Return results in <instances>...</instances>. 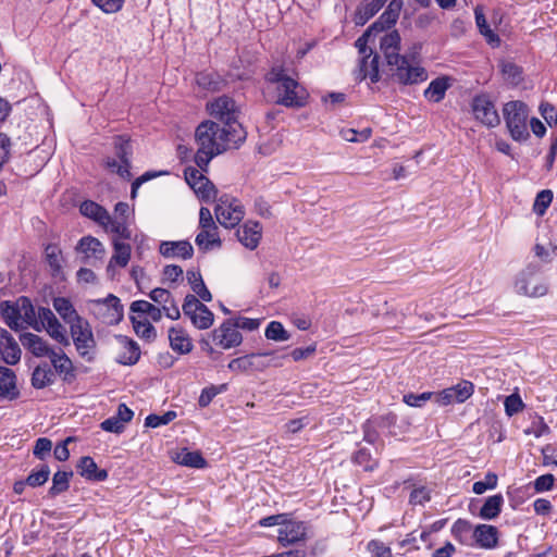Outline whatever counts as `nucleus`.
I'll return each mask as SVG.
<instances>
[{"label":"nucleus","instance_id":"1","mask_svg":"<svg viewBox=\"0 0 557 557\" xmlns=\"http://www.w3.org/2000/svg\"><path fill=\"white\" fill-rule=\"evenodd\" d=\"M234 128L221 126L213 121L200 123L195 132L197 152L195 162L199 169L207 172L210 161L218 154L234 147L237 148L246 139V132L242 125Z\"/></svg>","mask_w":557,"mask_h":557},{"label":"nucleus","instance_id":"2","mask_svg":"<svg viewBox=\"0 0 557 557\" xmlns=\"http://www.w3.org/2000/svg\"><path fill=\"white\" fill-rule=\"evenodd\" d=\"M267 81L275 85L277 104L299 109L307 104L308 92L299 83L289 77L282 66H274L267 74Z\"/></svg>","mask_w":557,"mask_h":557},{"label":"nucleus","instance_id":"3","mask_svg":"<svg viewBox=\"0 0 557 557\" xmlns=\"http://www.w3.org/2000/svg\"><path fill=\"white\" fill-rule=\"evenodd\" d=\"M503 114L510 137L520 143L528 140L529 107L520 100L509 101L505 103Z\"/></svg>","mask_w":557,"mask_h":557},{"label":"nucleus","instance_id":"4","mask_svg":"<svg viewBox=\"0 0 557 557\" xmlns=\"http://www.w3.org/2000/svg\"><path fill=\"white\" fill-rule=\"evenodd\" d=\"M516 290L525 296L541 297L547 293V286L541 277V267L529 263L518 275L515 283Z\"/></svg>","mask_w":557,"mask_h":557},{"label":"nucleus","instance_id":"5","mask_svg":"<svg viewBox=\"0 0 557 557\" xmlns=\"http://www.w3.org/2000/svg\"><path fill=\"white\" fill-rule=\"evenodd\" d=\"M392 79L404 86L418 85L428 79L426 70L418 64L409 62L407 57L389 69Z\"/></svg>","mask_w":557,"mask_h":557},{"label":"nucleus","instance_id":"6","mask_svg":"<svg viewBox=\"0 0 557 557\" xmlns=\"http://www.w3.org/2000/svg\"><path fill=\"white\" fill-rule=\"evenodd\" d=\"M214 212L218 222L226 228L235 227L245 215L242 203L227 195H223L218 199Z\"/></svg>","mask_w":557,"mask_h":557},{"label":"nucleus","instance_id":"7","mask_svg":"<svg viewBox=\"0 0 557 557\" xmlns=\"http://www.w3.org/2000/svg\"><path fill=\"white\" fill-rule=\"evenodd\" d=\"M70 330L77 352L90 361L92 359L90 352L96 347V341L89 322L83 318L70 325Z\"/></svg>","mask_w":557,"mask_h":557},{"label":"nucleus","instance_id":"8","mask_svg":"<svg viewBox=\"0 0 557 557\" xmlns=\"http://www.w3.org/2000/svg\"><path fill=\"white\" fill-rule=\"evenodd\" d=\"M211 116L218 119L224 126L234 128L233 125H242L238 121V109L235 101L228 96H221L207 104Z\"/></svg>","mask_w":557,"mask_h":557},{"label":"nucleus","instance_id":"9","mask_svg":"<svg viewBox=\"0 0 557 557\" xmlns=\"http://www.w3.org/2000/svg\"><path fill=\"white\" fill-rule=\"evenodd\" d=\"M272 352H260V354H249L239 358H235L227 364V368L231 371H237V372H246V371H263L270 366H281L282 363L278 362L277 357H273L272 360L274 362H271L270 360H267V357L272 356Z\"/></svg>","mask_w":557,"mask_h":557},{"label":"nucleus","instance_id":"10","mask_svg":"<svg viewBox=\"0 0 557 557\" xmlns=\"http://www.w3.org/2000/svg\"><path fill=\"white\" fill-rule=\"evenodd\" d=\"M309 530L307 522L285 520L277 530V541L284 547L297 545L308 540Z\"/></svg>","mask_w":557,"mask_h":557},{"label":"nucleus","instance_id":"11","mask_svg":"<svg viewBox=\"0 0 557 557\" xmlns=\"http://www.w3.org/2000/svg\"><path fill=\"white\" fill-rule=\"evenodd\" d=\"M474 117L487 127H495L500 123L499 115L490 96L478 95L472 100Z\"/></svg>","mask_w":557,"mask_h":557},{"label":"nucleus","instance_id":"12","mask_svg":"<svg viewBox=\"0 0 557 557\" xmlns=\"http://www.w3.org/2000/svg\"><path fill=\"white\" fill-rule=\"evenodd\" d=\"M212 335L215 344L221 346L223 349L237 347L243 342V336L237 330L233 319L225 320L213 331Z\"/></svg>","mask_w":557,"mask_h":557},{"label":"nucleus","instance_id":"13","mask_svg":"<svg viewBox=\"0 0 557 557\" xmlns=\"http://www.w3.org/2000/svg\"><path fill=\"white\" fill-rule=\"evenodd\" d=\"M400 40V35L397 30H392L381 38L380 48L389 69L406 57L399 53Z\"/></svg>","mask_w":557,"mask_h":557},{"label":"nucleus","instance_id":"14","mask_svg":"<svg viewBox=\"0 0 557 557\" xmlns=\"http://www.w3.org/2000/svg\"><path fill=\"white\" fill-rule=\"evenodd\" d=\"M114 149L116 157L121 160V165L117 168V174L125 180H129L132 173L131 156L133 153L129 138L125 135H120L114 138Z\"/></svg>","mask_w":557,"mask_h":557},{"label":"nucleus","instance_id":"15","mask_svg":"<svg viewBox=\"0 0 557 557\" xmlns=\"http://www.w3.org/2000/svg\"><path fill=\"white\" fill-rule=\"evenodd\" d=\"M21 348L14 337L5 329H0V355L2 360L14 366L21 360Z\"/></svg>","mask_w":557,"mask_h":557},{"label":"nucleus","instance_id":"16","mask_svg":"<svg viewBox=\"0 0 557 557\" xmlns=\"http://www.w3.org/2000/svg\"><path fill=\"white\" fill-rule=\"evenodd\" d=\"M379 59V54L374 53L372 49L369 50L368 55H362L356 72V79L363 81L369 77L371 83H377L381 78Z\"/></svg>","mask_w":557,"mask_h":557},{"label":"nucleus","instance_id":"17","mask_svg":"<svg viewBox=\"0 0 557 557\" xmlns=\"http://www.w3.org/2000/svg\"><path fill=\"white\" fill-rule=\"evenodd\" d=\"M16 381V374L12 369L0 366V398L12 401L20 397Z\"/></svg>","mask_w":557,"mask_h":557},{"label":"nucleus","instance_id":"18","mask_svg":"<svg viewBox=\"0 0 557 557\" xmlns=\"http://www.w3.org/2000/svg\"><path fill=\"white\" fill-rule=\"evenodd\" d=\"M236 236L246 248L253 250L260 243L262 236V226L259 222L247 221L237 230Z\"/></svg>","mask_w":557,"mask_h":557},{"label":"nucleus","instance_id":"19","mask_svg":"<svg viewBox=\"0 0 557 557\" xmlns=\"http://www.w3.org/2000/svg\"><path fill=\"white\" fill-rule=\"evenodd\" d=\"M498 529L491 524H478L474 527V546L484 549H493L498 544Z\"/></svg>","mask_w":557,"mask_h":557},{"label":"nucleus","instance_id":"20","mask_svg":"<svg viewBox=\"0 0 557 557\" xmlns=\"http://www.w3.org/2000/svg\"><path fill=\"white\" fill-rule=\"evenodd\" d=\"M159 251L165 258H182L183 260H188L194 255L193 245L188 240L162 242Z\"/></svg>","mask_w":557,"mask_h":557},{"label":"nucleus","instance_id":"21","mask_svg":"<svg viewBox=\"0 0 557 557\" xmlns=\"http://www.w3.org/2000/svg\"><path fill=\"white\" fill-rule=\"evenodd\" d=\"M116 339L122 345V352L119 354L116 361L123 366H134L140 358V348L138 344L127 336L119 335Z\"/></svg>","mask_w":557,"mask_h":557},{"label":"nucleus","instance_id":"22","mask_svg":"<svg viewBox=\"0 0 557 557\" xmlns=\"http://www.w3.org/2000/svg\"><path fill=\"white\" fill-rule=\"evenodd\" d=\"M78 473L89 481L102 482L108 478V471L99 469L95 460L89 456H84L77 465Z\"/></svg>","mask_w":557,"mask_h":557},{"label":"nucleus","instance_id":"23","mask_svg":"<svg viewBox=\"0 0 557 557\" xmlns=\"http://www.w3.org/2000/svg\"><path fill=\"white\" fill-rule=\"evenodd\" d=\"M21 342L36 357H50L54 351L42 337L33 333L23 334Z\"/></svg>","mask_w":557,"mask_h":557},{"label":"nucleus","instance_id":"24","mask_svg":"<svg viewBox=\"0 0 557 557\" xmlns=\"http://www.w3.org/2000/svg\"><path fill=\"white\" fill-rule=\"evenodd\" d=\"M55 382V374L48 362L39 363L33 371L30 384L36 389H42Z\"/></svg>","mask_w":557,"mask_h":557},{"label":"nucleus","instance_id":"25","mask_svg":"<svg viewBox=\"0 0 557 557\" xmlns=\"http://www.w3.org/2000/svg\"><path fill=\"white\" fill-rule=\"evenodd\" d=\"M50 361L54 374L63 375L64 381H70L74 377V367L72 360L64 354L62 349L53 351L50 355Z\"/></svg>","mask_w":557,"mask_h":557},{"label":"nucleus","instance_id":"26","mask_svg":"<svg viewBox=\"0 0 557 557\" xmlns=\"http://www.w3.org/2000/svg\"><path fill=\"white\" fill-rule=\"evenodd\" d=\"M453 537L460 544L473 547L474 546V528L472 523L466 519H457L450 529Z\"/></svg>","mask_w":557,"mask_h":557},{"label":"nucleus","instance_id":"27","mask_svg":"<svg viewBox=\"0 0 557 557\" xmlns=\"http://www.w3.org/2000/svg\"><path fill=\"white\" fill-rule=\"evenodd\" d=\"M169 341L171 348L181 354H188L193 348V343L186 332L181 327H171L169 330Z\"/></svg>","mask_w":557,"mask_h":557},{"label":"nucleus","instance_id":"28","mask_svg":"<svg viewBox=\"0 0 557 557\" xmlns=\"http://www.w3.org/2000/svg\"><path fill=\"white\" fill-rule=\"evenodd\" d=\"M79 212L84 216L94 220L101 226L102 224L110 222L109 212L103 207L91 200L83 201L79 206Z\"/></svg>","mask_w":557,"mask_h":557},{"label":"nucleus","instance_id":"29","mask_svg":"<svg viewBox=\"0 0 557 557\" xmlns=\"http://www.w3.org/2000/svg\"><path fill=\"white\" fill-rule=\"evenodd\" d=\"M76 249L84 253L85 259L87 260L91 258L101 259L104 255V247L102 243L92 236L83 237L78 242Z\"/></svg>","mask_w":557,"mask_h":557},{"label":"nucleus","instance_id":"30","mask_svg":"<svg viewBox=\"0 0 557 557\" xmlns=\"http://www.w3.org/2000/svg\"><path fill=\"white\" fill-rule=\"evenodd\" d=\"M53 308L54 310L60 314V317L64 320L65 323L69 325H72L73 323L77 322L78 320L83 319L75 308L73 307L72 302L64 297H55L53 299Z\"/></svg>","mask_w":557,"mask_h":557},{"label":"nucleus","instance_id":"31","mask_svg":"<svg viewBox=\"0 0 557 557\" xmlns=\"http://www.w3.org/2000/svg\"><path fill=\"white\" fill-rule=\"evenodd\" d=\"M504 497L502 494L488 496L480 509L479 517L483 520H494L502 512Z\"/></svg>","mask_w":557,"mask_h":557},{"label":"nucleus","instance_id":"32","mask_svg":"<svg viewBox=\"0 0 557 557\" xmlns=\"http://www.w3.org/2000/svg\"><path fill=\"white\" fill-rule=\"evenodd\" d=\"M113 248L114 253L111 257V260L108 264V272H110L113 269L114 264L121 268L126 267L131 259L132 247L129 244L114 239Z\"/></svg>","mask_w":557,"mask_h":557},{"label":"nucleus","instance_id":"33","mask_svg":"<svg viewBox=\"0 0 557 557\" xmlns=\"http://www.w3.org/2000/svg\"><path fill=\"white\" fill-rule=\"evenodd\" d=\"M16 302L20 311V318L34 330L40 331L37 313L30 299L22 296L16 300Z\"/></svg>","mask_w":557,"mask_h":557},{"label":"nucleus","instance_id":"34","mask_svg":"<svg viewBox=\"0 0 557 557\" xmlns=\"http://www.w3.org/2000/svg\"><path fill=\"white\" fill-rule=\"evenodd\" d=\"M175 462L178 465L196 468V469H202L207 466L206 459L202 457L200 451H190L186 448L182 449L180 453L176 454Z\"/></svg>","mask_w":557,"mask_h":557},{"label":"nucleus","instance_id":"35","mask_svg":"<svg viewBox=\"0 0 557 557\" xmlns=\"http://www.w3.org/2000/svg\"><path fill=\"white\" fill-rule=\"evenodd\" d=\"M0 309L3 320L11 330L20 331L23 329V324L20 322L21 318L17 302L11 304L10 301H3Z\"/></svg>","mask_w":557,"mask_h":557},{"label":"nucleus","instance_id":"36","mask_svg":"<svg viewBox=\"0 0 557 557\" xmlns=\"http://www.w3.org/2000/svg\"><path fill=\"white\" fill-rule=\"evenodd\" d=\"M474 14H475V23H476L480 34L485 37L488 45H491L494 48L498 47L500 45V38L496 33H494L491 29L483 12L476 8L474 11Z\"/></svg>","mask_w":557,"mask_h":557},{"label":"nucleus","instance_id":"37","mask_svg":"<svg viewBox=\"0 0 557 557\" xmlns=\"http://www.w3.org/2000/svg\"><path fill=\"white\" fill-rule=\"evenodd\" d=\"M187 281L193 289V292L203 301H211L212 295L210 290L207 288L202 276L199 272L196 271H187Z\"/></svg>","mask_w":557,"mask_h":557},{"label":"nucleus","instance_id":"38","mask_svg":"<svg viewBox=\"0 0 557 557\" xmlns=\"http://www.w3.org/2000/svg\"><path fill=\"white\" fill-rule=\"evenodd\" d=\"M449 84L447 78L441 77L433 79L424 90V97L432 102H440L444 99Z\"/></svg>","mask_w":557,"mask_h":557},{"label":"nucleus","instance_id":"39","mask_svg":"<svg viewBox=\"0 0 557 557\" xmlns=\"http://www.w3.org/2000/svg\"><path fill=\"white\" fill-rule=\"evenodd\" d=\"M131 312L139 315L147 314L154 322L160 321L162 318V310L147 300L133 301Z\"/></svg>","mask_w":557,"mask_h":557},{"label":"nucleus","instance_id":"40","mask_svg":"<svg viewBox=\"0 0 557 557\" xmlns=\"http://www.w3.org/2000/svg\"><path fill=\"white\" fill-rule=\"evenodd\" d=\"M197 246L202 250H209L213 246H221L218 228H201L195 239Z\"/></svg>","mask_w":557,"mask_h":557},{"label":"nucleus","instance_id":"41","mask_svg":"<svg viewBox=\"0 0 557 557\" xmlns=\"http://www.w3.org/2000/svg\"><path fill=\"white\" fill-rule=\"evenodd\" d=\"M72 471H57L52 478V486L48 491L50 497H55L61 493L65 492L70 487V479L72 478Z\"/></svg>","mask_w":557,"mask_h":557},{"label":"nucleus","instance_id":"42","mask_svg":"<svg viewBox=\"0 0 557 557\" xmlns=\"http://www.w3.org/2000/svg\"><path fill=\"white\" fill-rule=\"evenodd\" d=\"M45 252H46V260L51 270V274L53 276H58L62 272V251H61V249L54 244H49V245H47Z\"/></svg>","mask_w":557,"mask_h":557},{"label":"nucleus","instance_id":"43","mask_svg":"<svg viewBox=\"0 0 557 557\" xmlns=\"http://www.w3.org/2000/svg\"><path fill=\"white\" fill-rule=\"evenodd\" d=\"M131 321L133 323V327L135 333L146 341H153L157 336V332L154 326L145 320H138L135 315H131Z\"/></svg>","mask_w":557,"mask_h":557},{"label":"nucleus","instance_id":"44","mask_svg":"<svg viewBox=\"0 0 557 557\" xmlns=\"http://www.w3.org/2000/svg\"><path fill=\"white\" fill-rule=\"evenodd\" d=\"M196 83L199 87L207 90H218L221 86L220 76L211 72H201L196 75Z\"/></svg>","mask_w":557,"mask_h":557},{"label":"nucleus","instance_id":"45","mask_svg":"<svg viewBox=\"0 0 557 557\" xmlns=\"http://www.w3.org/2000/svg\"><path fill=\"white\" fill-rule=\"evenodd\" d=\"M264 335L268 339L275 342H284L290 338L289 333L284 329L283 324L278 321H272L268 324Z\"/></svg>","mask_w":557,"mask_h":557},{"label":"nucleus","instance_id":"46","mask_svg":"<svg viewBox=\"0 0 557 557\" xmlns=\"http://www.w3.org/2000/svg\"><path fill=\"white\" fill-rule=\"evenodd\" d=\"M553 191L550 189L541 190L534 200L533 212L540 216L544 215L553 201Z\"/></svg>","mask_w":557,"mask_h":557},{"label":"nucleus","instance_id":"47","mask_svg":"<svg viewBox=\"0 0 557 557\" xmlns=\"http://www.w3.org/2000/svg\"><path fill=\"white\" fill-rule=\"evenodd\" d=\"M102 227H104L107 232L114 233L122 238H131V231L128 230L125 219H113L110 215V222L107 224H102Z\"/></svg>","mask_w":557,"mask_h":557},{"label":"nucleus","instance_id":"48","mask_svg":"<svg viewBox=\"0 0 557 557\" xmlns=\"http://www.w3.org/2000/svg\"><path fill=\"white\" fill-rule=\"evenodd\" d=\"M201 307L195 317H191V323L199 330H207L212 325L214 318L212 311L206 305Z\"/></svg>","mask_w":557,"mask_h":557},{"label":"nucleus","instance_id":"49","mask_svg":"<svg viewBox=\"0 0 557 557\" xmlns=\"http://www.w3.org/2000/svg\"><path fill=\"white\" fill-rule=\"evenodd\" d=\"M203 183L201 181L198 182V184L193 189L203 201L215 199L218 194L215 186L207 177H203Z\"/></svg>","mask_w":557,"mask_h":557},{"label":"nucleus","instance_id":"50","mask_svg":"<svg viewBox=\"0 0 557 557\" xmlns=\"http://www.w3.org/2000/svg\"><path fill=\"white\" fill-rule=\"evenodd\" d=\"M50 468L47 465H41L39 470H33L26 478L27 485L32 487L42 486L49 479Z\"/></svg>","mask_w":557,"mask_h":557},{"label":"nucleus","instance_id":"51","mask_svg":"<svg viewBox=\"0 0 557 557\" xmlns=\"http://www.w3.org/2000/svg\"><path fill=\"white\" fill-rule=\"evenodd\" d=\"M502 73L506 81L511 84H518L522 79V71L520 66H518L513 62H503L502 63Z\"/></svg>","mask_w":557,"mask_h":557},{"label":"nucleus","instance_id":"52","mask_svg":"<svg viewBox=\"0 0 557 557\" xmlns=\"http://www.w3.org/2000/svg\"><path fill=\"white\" fill-rule=\"evenodd\" d=\"M176 418L175 411H168L164 414H149L145 420V425L148 428H159L161 425L169 424Z\"/></svg>","mask_w":557,"mask_h":557},{"label":"nucleus","instance_id":"53","mask_svg":"<svg viewBox=\"0 0 557 557\" xmlns=\"http://www.w3.org/2000/svg\"><path fill=\"white\" fill-rule=\"evenodd\" d=\"M450 388L454 392L457 403L466 401L474 392V386L469 381H462Z\"/></svg>","mask_w":557,"mask_h":557},{"label":"nucleus","instance_id":"54","mask_svg":"<svg viewBox=\"0 0 557 557\" xmlns=\"http://www.w3.org/2000/svg\"><path fill=\"white\" fill-rule=\"evenodd\" d=\"M497 475L495 473L488 472L484 480L476 481L472 485L473 493L481 495L485 493L487 490H493L497 485Z\"/></svg>","mask_w":557,"mask_h":557},{"label":"nucleus","instance_id":"55","mask_svg":"<svg viewBox=\"0 0 557 557\" xmlns=\"http://www.w3.org/2000/svg\"><path fill=\"white\" fill-rule=\"evenodd\" d=\"M504 406L508 417L517 414L524 408V404L518 394H511L507 396L505 398Z\"/></svg>","mask_w":557,"mask_h":557},{"label":"nucleus","instance_id":"56","mask_svg":"<svg viewBox=\"0 0 557 557\" xmlns=\"http://www.w3.org/2000/svg\"><path fill=\"white\" fill-rule=\"evenodd\" d=\"M307 548V557H322L329 550L327 540L326 539H318L310 543L309 545H302Z\"/></svg>","mask_w":557,"mask_h":557},{"label":"nucleus","instance_id":"57","mask_svg":"<svg viewBox=\"0 0 557 557\" xmlns=\"http://www.w3.org/2000/svg\"><path fill=\"white\" fill-rule=\"evenodd\" d=\"M397 17L393 14L384 11L381 16L372 24L370 27L375 32V34L385 30L386 28H391L396 24Z\"/></svg>","mask_w":557,"mask_h":557},{"label":"nucleus","instance_id":"58","mask_svg":"<svg viewBox=\"0 0 557 557\" xmlns=\"http://www.w3.org/2000/svg\"><path fill=\"white\" fill-rule=\"evenodd\" d=\"M46 331L50 335V337L57 341L59 344L63 346L70 345V339L66 335V330L59 321H57V324H53V326L47 327Z\"/></svg>","mask_w":557,"mask_h":557},{"label":"nucleus","instance_id":"59","mask_svg":"<svg viewBox=\"0 0 557 557\" xmlns=\"http://www.w3.org/2000/svg\"><path fill=\"white\" fill-rule=\"evenodd\" d=\"M37 320L39 322L40 330L53 326V324H57V321H59L51 309L46 307L38 308Z\"/></svg>","mask_w":557,"mask_h":557},{"label":"nucleus","instance_id":"60","mask_svg":"<svg viewBox=\"0 0 557 557\" xmlns=\"http://www.w3.org/2000/svg\"><path fill=\"white\" fill-rule=\"evenodd\" d=\"M51 448H52V442L49 438L39 437L35 442L33 454L39 460H45L46 457L50 454Z\"/></svg>","mask_w":557,"mask_h":557},{"label":"nucleus","instance_id":"61","mask_svg":"<svg viewBox=\"0 0 557 557\" xmlns=\"http://www.w3.org/2000/svg\"><path fill=\"white\" fill-rule=\"evenodd\" d=\"M202 305L195 295L188 294L184 299L183 312L191 320V317H195Z\"/></svg>","mask_w":557,"mask_h":557},{"label":"nucleus","instance_id":"62","mask_svg":"<svg viewBox=\"0 0 557 557\" xmlns=\"http://www.w3.org/2000/svg\"><path fill=\"white\" fill-rule=\"evenodd\" d=\"M97 302L107 306L109 309H112L113 315L116 317V320H120L123 317V306L116 296L110 294L104 299L97 300Z\"/></svg>","mask_w":557,"mask_h":557},{"label":"nucleus","instance_id":"63","mask_svg":"<svg viewBox=\"0 0 557 557\" xmlns=\"http://www.w3.org/2000/svg\"><path fill=\"white\" fill-rule=\"evenodd\" d=\"M149 298L153 302L161 305L162 307L168 305L170 301H172V299H174L172 294L168 289L160 288V287L152 289L149 293Z\"/></svg>","mask_w":557,"mask_h":557},{"label":"nucleus","instance_id":"64","mask_svg":"<svg viewBox=\"0 0 557 557\" xmlns=\"http://www.w3.org/2000/svg\"><path fill=\"white\" fill-rule=\"evenodd\" d=\"M540 112L549 126L557 123V110L553 104L547 102L541 103Z\"/></svg>","mask_w":557,"mask_h":557}]
</instances>
